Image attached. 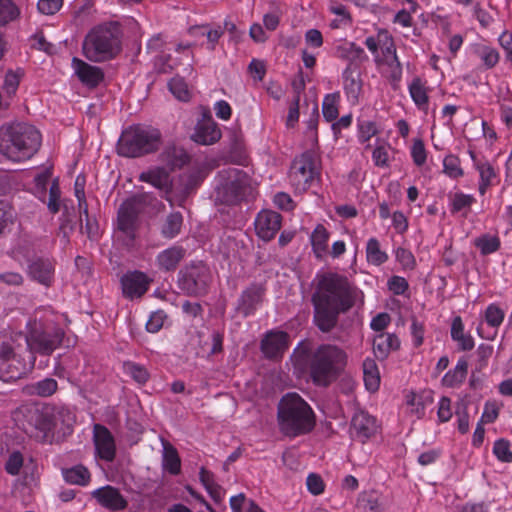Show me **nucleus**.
Listing matches in <instances>:
<instances>
[{
    "label": "nucleus",
    "instance_id": "obj_1",
    "mask_svg": "<svg viewBox=\"0 0 512 512\" xmlns=\"http://www.w3.org/2000/svg\"><path fill=\"white\" fill-rule=\"evenodd\" d=\"M317 284L311 297L313 321L324 333L333 330L342 313L348 312L356 301V287L348 277L337 272L316 275Z\"/></svg>",
    "mask_w": 512,
    "mask_h": 512
},
{
    "label": "nucleus",
    "instance_id": "obj_2",
    "mask_svg": "<svg viewBox=\"0 0 512 512\" xmlns=\"http://www.w3.org/2000/svg\"><path fill=\"white\" fill-rule=\"evenodd\" d=\"M189 154L180 147H172L162 153V192L166 193V199L172 201L173 194L179 204H182L194 193L208 176L211 168L206 161H194L189 169L172 180L168 185L167 170L180 169L190 162Z\"/></svg>",
    "mask_w": 512,
    "mask_h": 512
},
{
    "label": "nucleus",
    "instance_id": "obj_3",
    "mask_svg": "<svg viewBox=\"0 0 512 512\" xmlns=\"http://www.w3.org/2000/svg\"><path fill=\"white\" fill-rule=\"evenodd\" d=\"M295 368L306 372L317 386H329L344 369L347 362L345 351L332 344H321L294 350Z\"/></svg>",
    "mask_w": 512,
    "mask_h": 512
},
{
    "label": "nucleus",
    "instance_id": "obj_4",
    "mask_svg": "<svg viewBox=\"0 0 512 512\" xmlns=\"http://www.w3.org/2000/svg\"><path fill=\"white\" fill-rule=\"evenodd\" d=\"M16 425L26 435L37 441L46 440L49 433L55 429L66 432L71 425L73 417L68 410H55L51 407H38L37 405H24L18 408L14 416Z\"/></svg>",
    "mask_w": 512,
    "mask_h": 512
},
{
    "label": "nucleus",
    "instance_id": "obj_5",
    "mask_svg": "<svg viewBox=\"0 0 512 512\" xmlns=\"http://www.w3.org/2000/svg\"><path fill=\"white\" fill-rule=\"evenodd\" d=\"M159 201L150 192L136 194L123 201L117 211L115 233L126 246H132L137 238L139 216L156 217Z\"/></svg>",
    "mask_w": 512,
    "mask_h": 512
},
{
    "label": "nucleus",
    "instance_id": "obj_6",
    "mask_svg": "<svg viewBox=\"0 0 512 512\" xmlns=\"http://www.w3.org/2000/svg\"><path fill=\"white\" fill-rule=\"evenodd\" d=\"M40 145V132L33 125L17 122L0 127V153L12 161L31 158Z\"/></svg>",
    "mask_w": 512,
    "mask_h": 512
},
{
    "label": "nucleus",
    "instance_id": "obj_7",
    "mask_svg": "<svg viewBox=\"0 0 512 512\" xmlns=\"http://www.w3.org/2000/svg\"><path fill=\"white\" fill-rule=\"evenodd\" d=\"M277 419L280 431L290 438L311 432L315 426V413L297 393H287L279 404Z\"/></svg>",
    "mask_w": 512,
    "mask_h": 512
},
{
    "label": "nucleus",
    "instance_id": "obj_8",
    "mask_svg": "<svg viewBox=\"0 0 512 512\" xmlns=\"http://www.w3.org/2000/svg\"><path fill=\"white\" fill-rule=\"evenodd\" d=\"M120 26L110 22L93 28L83 42V53L92 62L114 58L121 50Z\"/></svg>",
    "mask_w": 512,
    "mask_h": 512
},
{
    "label": "nucleus",
    "instance_id": "obj_9",
    "mask_svg": "<svg viewBox=\"0 0 512 512\" xmlns=\"http://www.w3.org/2000/svg\"><path fill=\"white\" fill-rule=\"evenodd\" d=\"M160 131L147 125H131L124 129L118 139V155L139 158L158 150Z\"/></svg>",
    "mask_w": 512,
    "mask_h": 512
},
{
    "label": "nucleus",
    "instance_id": "obj_10",
    "mask_svg": "<svg viewBox=\"0 0 512 512\" xmlns=\"http://www.w3.org/2000/svg\"><path fill=\"white\" fill-rule=\"evenodd\" d=\"M64 337L65 331L59 324L47 321L35 324L25 340L32 354L49 356L61 346Z\"/></svg>",
    "mask_w": 512,
    "mask_h": 512
},
{
    "label": "nucleus",
    "instance_id": "obj_11",
    "mask_svg": "<svg viewBox=\"0 0 512 512\" xmlns=\"http://www.w3.org/2000/svg\"><path fill=\"white\" fill-rule=\"evenodd\" d=\"M211 281L210 268L203 261H192L180 269L177 285L188 296H201L207 293Z\"/></svg>",
    "mask_w": 512,
    "mask_h": 512
},
{
    "label": "nucleus",
    "instance_id": "obj_12",
    "mask_svg": "<svg viewBox=\"0 0 512 512\" xmlns=\"http://www.w3.org/2000/svg\"><path fill=\"white\" fill-rule=\"evenodd\" d=\"M320 176L318 159L311 151L304 152L296 158L291 166L289 180L298 192L308 190Z\"/></svg>",
    "mask_w": 512,
    "mask_h": 512
},
{
    "label": "nucleus",
    "instance_id": "obj_13",
    "mask_svg": "<svg viewBox=\"0 0 512 512\" xmlns=\"http://www.w3.org/2000/svg\"><path fill=\"white\" fill-rule=\"evenodd\" d=\"M222 174L226 177V183L223 186L226 201L237 204L244 200L251 190L247 173L237 168H229L223 170Z\"/></svg>",
    "mask_w": 512,
    "mask_h": 512
},
{
    "label": "nucleus",
    "instance_id": "obj_14",
    "mask_svg": "<svg viewBox=\"0 0 512 512\" xmlns=\"http://www.w3.org/2000/svg\"><path fill=\"white\" fill-rule=\"evenodd\" d=\"M26 372L25 364L18 358L12 340L0 343V379L4 382L17 380Z\"/></svg>",
    "mask_w": 512,
    "mask_h": 512
},
{
    "label": "nucleus",
    "instance_id": "obj_15",
    "mask_svg": "<svg viewBox=\"0 0 512 512\" xmlns=\"http://www.w3.org/2000/svg\"><path fill=\"white\" fill-rule=\"evenodd\" d=\"M222 137L221 129L212 118L208 109H204L197 121L191 139L200 145L209 146L217 143Z\"/></svg>",
    "mask_w": 512,
    "mask_h": 512
},
{
    "label": "nucleus",
    "instance_id": "obj_16",
    "mask_svg": "<svg viewBox=\"0 0 512 512\" xmlns=\"http://www.w3.org/2000/svg\"><path fill=\"white\" fill-rule=\"evenodd\" d=\"M290 336L285 331H268L261 340V352L269 360H281L290 347Z\"/></svg>",
    "mask_w": 512,
    "mask_h": 512
},
{
    "label": "nucleus",
    "instance_id": "obj_17",
    "mask_svg": "<svg viewBox=\"0 0 512 512\" xmlns=\"http://www.w3.org/2000/svg\"><path fill=\"white\" fill-rule=\"evenodd\" d=\"M379 430L377 419L367 411L358 409L352 416L350 433L361 443H365L374 437Z\"/></svg>",
    "mask_w": 512,
    "mask_h": 512
},
{
    "label": "nucleus",
    "instance_id": "obj_18",
    "mask_svg": "<svg viewBox=\"0 0 512 512\" xmlns=\"http://www.w3.org/2000/svg\"><path fill=\"white\" fill-rule=\"evenodd\" d=\"M265 294L266 286L263 283L250 284L238 299V311L245 317L253 315L262 304Z\"/></svg>",
    "mask_w": 512,
    "mask_h": 512
},
{
    "label": "nucleus",
    "instance_id": "obj_19",
    "mask_svg": "<svg viewBox=\"0 0 512 512\" xmlns=\"http://www.w3.org/2000/svg\"><path fill=\"white\" fill-rule=\"evenodd\" d=\"M151 281L143 272H127L120 280L122 293L130 300L141 298L148 290Z\"/></svg>",
    "mask_w": 512,
    "mask_h": 512
},
{
    "label": "nucleus",
    "instance_id": "obj_20",
    "mask_svg": "<svg viewBox=\"0 0 512 512\" xmlns=\"http://www.w3.org/2000/svg\"><path fill=\"white\" fill-rule=\"evenodd\" d=\"M254 224L258 237L264 241H270L280 230L282 217L275 211L263 210L258 213Z\"/></svg>",
    "mask_w": 512,
    "mask_h": 512
},
{
    "label": "nucleus",
    "instance_id": "obj_21",
    "mask_svg": "<svg viewBox=\"0 0 512 512\" xmlns=\"http://www.w3.org/2000/svg\"><path fill=\"white\" fill-rule=\"evenodd\" d=\"M91 495L101 506L111 511L123 510L128 504L120 491L110 485L94 490Z\"/></svg>",
    "mask_w": 512,
    "mask_h": 512
},
{
    "label": "nucleus",
    "instance_id": "obj_22",
    "mask_svg": "<svg viewBox=\"0 0 512 512\" xmlns=\"http://www.w3.org/2000/svg\"><path fill=\"white\" fill-rule=\"evenodd\" d=\"M72 67L81 83L89 88L97 87L104 80V73L100 67L90 65L79 58L72 59Z\"/></svg>",
    "mask_w": 512,
    "mask_h": 512
},
{
    "label": "nucleus",
    "instance_id": "obj_23",
    "mask_svg": "<svg viewBox=\"0 0 512 512\" xmlns=\"http://www.w3.org/2000/svg\"><path fill=\"white\" fill-rule=\"evenodd\" d=\"M94 442L98 456L105 461H113L115 458V443L110 431L102 425L94 426Z\"/></svg>",
    "mask_w": 512,
    "mask_h": 512
},
{
    "label": "nucleus",
    "instance_id": "obj_24",
    "mask_svg": "<svg viewBox=\"0 0 512 512\" xmlns=\"http://www.w3.org/2000/svg\"><path fill=\"white\" fill-rule=\"evenodd\" d=\"M469 155L475 169L479 172L480 181L478 191L480 195L483 196L491 186L498 183V172L490 162L478 160L474 151L469 150Z\"/></svg>",
    "mask_w": 512,
    "mask_h": 512
},
{
    "label": "nucleus",
    "instance_id": "obj_25",
    "mask_svg": "<svg viewBox=\"0 0 512 512\" xmlns=\"http://www.w3.org/2000/svg\"><path fill=\"white\" fill-rule=\"evenodd\" d=\"M364 43L373 55L378 53L379 48L385 58H389L390 55L397 52L394 39L386 29H380L376 36L367 37Z\"/></svg>",
    "mask_w": 512,
    "mask_h": 512
},
{
    "label": "nucleus",
    "instance_id": "obj_26",
    "mask_svg": "<svg viewBox=\"0 0 512 512\" xmlns=\"http://www.w3.org/2000/svg\"><path fill=\"white\" fill-rule=\"evenodd\" d=\"M400 348V340L394 333H379L373 339V352L378 360H385L392 351Z\"/></svg>",
    "mask_w": 512,
    "mask_h": 512
},
{
    "label": "nucleus",
    "instance_id": "obj_27",
    "mask_svg": "<svg viewBox=\"0 0 512 512\" xmlns=\"http://www.w3.org/2000/svg\"><path fill=\"white\" fill-rule=\"evenodd\" d=\"M30 277L42 285L50 286L54 278V266L48 259L38 258L28 266Z\"/></svg>",
    "mask_w": 512,
    "mask_h": 512
},
{
    "label": "nucleus",
    "instance_id": "obj_28",
    "mask_svg": "<svg viewBox=\"0 0 512 512\" xmlns=\"http://www.w3.org/2000/svg\"><path fill=\"white\" fill-rule=\"evenodd\" d=\"M162 470L171 476H177L182 471V461L178 450L164 439H162Z\"/></svg>",
    "mask_w": 512,
    "mask_h": 512
},
{
    "label": "nucleus",
    "instance_id": "obj_29",
    "mask_svg": "<svg viewBox=\"0 0 512 512\" xmlns=\"http://www.w3.org/2000/svg\"><path fill=\"white\" fill-rule=\"evenodd\" d=\"M329 239L330 232L327 228L323 224H317L309 237L313 255L317 260H323L328 255Z\"/></svg>",
    "mask_w": 512,
    "mask_h": 512
},
{
    "label": "nucleus",
    "instance_id": "obj_30",
    "mask_svg": "<svg viewBox=\"0 0 512 512\" xmlns=\"http://www.w3.org/2000/svg\"><path fill=\"white\" fill-rule=\"evenodd\" d=\"M451 339L457 343L459 351H471L475 347L474 338L470 333L465 332V326L460 316L452 319L450 329Z\"/></svg>",
    "mask_w": 512,
    "mask_h": 512
},
{
    "label": "nucleus",
    "instance_id": "obj_31",
    "mask_svg": "<svg viewBox=\"0 0 512 512\" xmlns=\"http://www.w3.org/2000/svg\"><path fill=\"white\" fill-rule=\"evenodd\" d=\"M468 374V361L465 357H460L453 369H450L443 376L441 383L447 388L460 387Z\"/></svg>",
    "mask_w": 512,
    "mask_h": 512
},
{
    "label": "nucleus",
    "instance_id": "obj_32",
    "mask_svg": "<svg viewBox=\"0 0 512 512\" xmlns=\"http://www.w3.org/2000/svg\"><path fill=\"white\" fill-rule=\"evenodd\" d=\"M343 89L346 97L352 103H357L362 90V81L358 75H354L352 67L348 65L342 73Z\"/></svg>",
    "mask_w": 512,
    "mask_h": 512
},
{
    "label": "nucleus",
    "instance_id": "obj_33",
    "mask_svg": "<svg viewBox=\"0 0 512 512\" xmlns=\"http://www.w3.org/2000/svg\"><path fill=\"white\" fill-rule=\"evenodd\" d=\"M406 403L409 406L410 414L421 419L425 415L427 406L433 403V397L430 392H411L406 396Z\"/></svg>",
    "mask_w": 512,
    "mask_h": 512
},
{
    "label": "nucleus",
    "instance_id": "obj_34",
    "mask_svg": "<svg viewBox=\"0 0 512 512\" xmlns=\"http://www.w3.org/2000/svg\"><path fill=\"white\" fill-rule=\"evenodd\" d=\"M473 53L480 60L482 67L486 70L496 67L500 60L499 51L495 47L484 43L474 44Z\"/></svg>",
    "mask_w": 512,
    "mask_h": 512
},
{
    "label": "nucleus",
    "instance_id": "obj_35",
    "mask_svg": "<svg viewBox=\"0 0 512 512\" xmlns=\"http://www.w3.org/2000/svg\"><path fill=\"white\" fill-rule=\"evenodd\" d=\"M449 210L452 215L461 213L462 216L467 217L472 205L476 199L471 194H465L461 191L449 194Z\"/></svg>",
    "mask_w": 512,
    "mask_h": 512
},
{
    "label": "nucleus",
    "instance_id": "obj_36",
    "mask_svg": "<svg viewBox=\"0 0 512 512\" xmlns=\"http://www.w3.org/2000/svg\"><path fill=\"white\" fill-rule=\"evenodd\" d=\"M408 91L414 104L419 109L426 111L429 104L426 81L422 80L419 76H415L408 85Z\"/></svg>",
    "mask_w": 512,
    "mask_h": 512
},
{
    "label": "nucleus",
    "instance_id": "obj_37",
    "mask_svg": "<svg viewBox=\"0 0 512 512\" xmlns=\"http://www.w3.org/2000/svg\"><path fill=\"white\" fill-rule=\"evenodd\" d=\"M58 390V383L53 378H44L24 387V393L29 396L42 398L50 397Z\"/></svg>",
    "mask_w": 512,
    "mask_h": 512
},
{
    "label": "nucleus",
    "instance_id": "obj_38",
    "mask_svg": "<svg viewBox=\"0 0 512 512\" xmlns=\"http://www.w3.org/2000/svg\"><path fill=\"white\" fill-rule=\"evenodd\" d=\"M335 56L338 59L348 61L349 65L352 66V63L361 61L365 55V51L360 46L356 45L354 42H343L335 47Z\"/></svg>",
    "mask_w": 512,
    "mask_h": 512
},
{
    "label": "nucleus",
    "instance_id": "obj_39",
    "mask_svg": "<svg viewBox=\"0 0 512 512\" xmlns=\"http://www.w3.org/2000/svg\"><path fill=\"white\" fill-rule=\"evenodd\" d=\"M365 254L366 261L373 266H381L389 259L387 252L381 249L380 241L376 237L368 239Z\"/></svg>",
    "mask_w": 512,
    "mask_h": 512
},
{
    "label": "nucleus",
    "instance_id": "obj_40",
    "mask_svg": "<svg viewBox=\"0 0 512 512\" xmlns=\"http://www.w3.org/2000/svg\"><path fill=\"white\" fill-rule=\"evenodd\" d=\"M474 246L482 256H487L500 249L501 239L497 234L485 233L474 239Z\"/></svg>",
    "mask_w": 512,
    "mask_h": 512
},
{
    "label": "nucleus",
    "instance_id": "obj_41",
    "mask_svg": "<svg viewBox=\"0 0 512 512\" xmlns=\"http://www.w3.org/2000/svg\"><path fill=\"white\" fill-rule=\"evenodd\" d=\"M364 383L367 390L374 392L380 385V375L375 360L367 358L363 362Z\"/></svg>",
    "mask_w": 512,
    "mask_h": 512
},
{
    "label": "nucleus",
    "instance_id": "obj_42",
    "mask_svg": "<svg viewBox=\"0 0 512 512\" xmlns=\"http://www.w3.org/2000/svg\"><path fill=\"white\" fill-rule=\"evenodd\" d=\"M21 17V8L13 0H0V26H6Z\"/></svg>",
    "mask_w": 512,
    "mask_h": 512
},
{
    "label": "nucleus",
    "instance_id": "obj_43",
    "mask_svg": "<svg viewBox=\"0 0 512 512\" xmlns=\"http://www.w3.org/2000/svg\"><path fill=\"white\" fill-rule=\"evenodd\" d=\"M171 94L181 102H189L192 98V92L187 82L181 76L173 77L167 84Z\"/></svg>",
    "mask_w": 512,
    "mask_h": 512
},
{
    "label": "nucleus",
    "instance_id": "obj_44",
    "mask_svg": "<svg viewBox=\"0 0 512 512\" xmlns=\"http://www.w3.org/2000/svg\"><path fill=\"white\" fill-rule=\"evenodd\" d=\"M340 98L341 97L339 92L326 94L324 96L322 102V114L327 122H333L337 119L339 115L338 106Z\"/></svg>",
    "mask_w": 512,
    "mask_h": 512
},
{
    "label": "nucleus",
    "instance_id": "obj_45",
    "mask_svg": "<svg viewBox=\"0 0 512 512\" xmlns=\"http://www.w3.org/2000/svg\"><path fill=\"white\" fill-rule=\"evenodd\" d=\"M185 255L186 250L180 245H174L162 251V268L174 270Z\"/></svg>",
    "mask_w": 512,
    "mask_h": 512
},
{
    "label": "nucleus",
    "instance_id": "obj_46",
    "mask_svg": "<svg viewBox=\"0 0 512 512\" xmlns=\"http://www.w3.org/2000/svg\"><path fill=\"white\" fill-rule=\"evenodd\" d=\"M443 173L450 179L457 180L464 176L460 158L455 154H447L443 161Z\"/></svg>",
    "mask_w": 512,
    "mask_h": 512
},
{
    "label": "nucleus",
    "instance_id": "obj_47",
    "mask_svg": "<svg viewBox=\"0 0 512 512\" xmlns=\"http://www.w3.org/2000/svg\"><path fill=\"white\" fill-rule=\"evenodd\" d=\"M63 476L66 482L75 485L85 486L90 481V473L88 469L82 465L64 470Z\"/></svg>",
    "mask_w": 512,
    "mask_h": 512
},
{
    "label": "nucleus",
    "instance_id": "obj_48",
    "mask_svg": "<svg viewBox=\"0 0 512 512\" xmlns=\"http://www.w3.org/2000/svg\"><path fill=\"white\" fill-rule=\"evenodd\" d=\"M182 223L183 217L180 212L171 213L162 226V235L167 238H174L180 232Z\"/></svg>",
    "mask_w": 512,
    "mask_h": 512
},
{
    "label": "nucleus",
    "instance_id": "obj_49",
    "mask_svg": "<svg viewBox=\"0 0 512 512\" xmlns=\"http://www.w3.org/2000/svg\"><path fill=\"white\" fill-rule=\"evenodd\" d=\"M505 318V311L497 304L490 303L484 312V319L488 326L499 328Z\"/></svg>",
    "mask_w": 512,
    "mask_h": 512
},
{
    "label": "nucleus",
    "instance_id": "obj_50",
    "mask_svg": "<svg viewBox=\"0 0 512 512\" xmlns=\"http://www.w3.org/2000/svg\"><path fill=\"white\" fill-rule=\"evenodd\" d=\"M357 507L362 512H380L379 497L374 492H364L359 495Z\"/></svg>",
    "mask_w": 512,
    "mask_h": 512
},
{
    "label": "nucleus",
    "instance_id": "obj_51",
    "mask_svg": "<svg viewBox=\"0 0 512 512\" xmlns=\"http://www.w3.org/2000/svg\"><path fill=\"white\" fill-rule=\"evenodd\" d=\"M492 452L498 461L502 463L512 462V450L509 440L504 438L496 440L493 444Z\"/></svg>",
    "mask_w": 512,
    "mask_h": 512
},
{
    "label": "nucleus",
    "instance_id": "obj_52",
    "mask_svg": "<svg viewBox=\"0 0 512 512\" xmlns=\"http://www.w3.org/2000/svg\"><path fill=\"white\" fill-rule=\"evenodd\" d=\"M391 146L388 143H382L377 140V145L372 152V160L375 166L380 168H386L389 166V151Z\"/></svg>",
    "mask_w": 512,
    "mask_h": 512
},
{
    "label": "nucleus",
    "instance_id": "obj_53",
    "mask_svg": "<svg viewBox=\"0 0 512 512\" xmlns=\"http://www.w3.org/2000/svg\"><path fill=\"white\" fill-rule=\"evenodd\" d=\"M52 172L50 168H46L34 177V194L43 202H45L47 186L49 184Z\"/></svg>",
    "mask_w": 512,
    "mask_h": 512
},
{
    "label": "nucleus",
    "instance_id": "obj_54",
    "mask_svg": "<svg viewBox=\"0 0 512 512\" xmlns=\"http://www.w3.org/2000/svg\"><path fill=\"white\" fill-rule=\"evenodd\" d=\"M357 127L358 140L362 144L368 143L379 132L376 123L370 120H358Z\"/></svg>",
    "mask_w": 512,
    "mask_h": 512
},
{
    "label": "nucleus",
    "instance_id": "obj_55",
    "mask_svg": "<svg viewBox=\"0 0 512 512\" xmlns=\"http://www.w3.org/2000/svg\"><path fill=\"white\" fill-rule=\"evenodd\" d=\"M75 225L76 223L71 219L69 214H62L57 235L61 238V243L64 247L70 243V235L74 231Z\"/></svg>",
    "mask_w": 512,
    "mask_h": 512
},
{
    "label": "nucleus",
    "instance_id": "obj_56",
    "mask_svg": "<svg viewBox=\"0 0 512 512\" xmlns=\"http://www.w3.org/2000/svg\"><path fill=\"white\" fill-rule=\"evenodd\" d=\"M413 163L421 167L426 163L427 160V151L425 148V144L422 139H414L413 144L410 151Z\"/></svg>",
    "mask_w": 512,
    "mask_h": 512
},
{
    "label": "nucleus",
    "instance_id": "obj_57",
    "mask_svg": "<svg viewBox=\"0 0 512 512\" xmlns=\"http://www.w3.org/2000/svg\"><path fill=\"white\" fill-rule=\"evenodd\" d=\"M123 367L125 373L132 377L136 382L145 383L148 380L149 374L143 366L133 362H126Z\"/></svg>",
    "mask_w": 512,
    "mask_h": 512
},
{
    "label": "nucleus",
    "instance_id": "obj_58",
    "mask_svg": "<svg viewBox=\"0 0 512 512\" xmlns=\"http://www.w3.org/2000/svg\"><path fill=\"white\" fill-rule=\"evenodd\" d=\"M395 258L403 269L413 270L416 267V260L412 252L404 247L395 250Z\"/></svg>",
    "mask_w": 512,
    "mask_h": 512
},
{
    "label": "nucleus",
    "instance_id": "obj_59",
    "mask_svg": "<svg viewBox=\"0 0 512 512\" xmlns=\"http://www.w3.org/2000/svg\"><path fill=\"white\" fill-rule=\"evenodd\" d=\"M387 287L394 295L402 296L409 290V283L404 277L394 275L388 279Z\"/></svg>",
    "mask_w": 512,
    "mask_h": 512
},
{
    "label": "nucleus",
    "instance_id": "obj_60",
    "mask_svg": "<svg viewBox=\"0 0 512 512\" xmlns=\"http://www.w3.org/2000/svg\"><path fill=\"white\" fill-rule=\"evenodd\" d=\"M410 332H411L413 345L417 348L420 347L424 342V335H425L424 323L419 321L416 317H412Z\"/></svg>",
    "mask_w": 512,
    "mask_h": 512
},
{
    "label": "nucleus",
    "instance_id": "obj_61",
    "mask_svg": "<svg viewBox=\"0 0 512 512\" xmlns=\"http://www.w3.org/2000/svg\"><path fill=\"white\" fill-rule=\"evenodd\" d=\"M60 195H61V191H60V187L58 184V180L54 179L49 188V200L47 202V207H48L49 211L53 214H55L59 211Z\"/></svg>",
    "mask_w": 512,
    "mask_h": 512
},
{
    "label": "nucleus",
    "instance_id": "obj_62",
    "mask_svg": "<svg viewBox=\"0 0 512 512\" xmlns=\"http://www.w3.org/2000/svg\"><path fill=\"white\" fill-rule=\"evenodd\" d=\"M451 399L443 396L438 402L437 417L440 423H446L452 418Z\"/></svg>",
    "mask_w": 512,
    "mask_h": 512
},
{
    "label": "nucleus",
    "instance_id": "obj_63",
    "mask_svg": "<svg viewBox=\"0 0 512 512\" xmlns=\"http://www.w3.org/2000/svg\"><path fill=\"white\" fill-rule=\"evenodd\" d=\"M306 486L308 491L317 496L324 492L325 484L320 475L316 473H310L306 479Z\"/></svg>",
    "mask_w": 512,
    "mask_h": 512
},
{
    "label": "nucleus",
    "instance_id": "obj_64",
    "mask_svg": "<svg viewBox=\"0 0 512 512\" xmlns=\"http://www.w3.org/2000/svg\"><path fill=\"white\" fill-rule=\"evenodd\" d=\"M63 5V0H38L37 9L41 14L54 15Z\"/></svg>",
    "mask_w": 512,
    "mask_h": 512
}]
</instances>
